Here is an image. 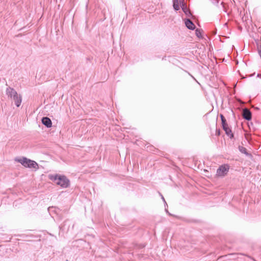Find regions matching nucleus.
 Returning <instances> with one entry per match:
<instances>
[{"label":"nucleus","mask_w":261,"mask_h":261,"mask_svg":"<svg viewBox=\"0 0 261 261\" xmlns=\"http://www.w3.org/2000/svg\"><path fill=\"white\" fill-rule=\"evenodd\" d=\"M49 179L63 188H67L70 186V180L64 175L57 174L50 175H49Z\"/></svg>","instance_id":"f257e3e1"},{"label":"nucleus","mask_w":261,"mask_h":261,"mask_svg":"<svg viewBox=\"0 0 261 261\" xmlns=\"http://www.w3.org/2000/svg\"><path fill=\"white\" fill-rule=\"evenodd\" d=\"M6 93L8 97L13 99L17 107H19L22 102V97L18 95L16 91L13 88L8 87L7 88Z\"/></svg>","instance_id":"f03ea898"},{"label":"nucleus","mask_w":261,"mask_h":261,"mask_svg":"<svg viewBox=\"0 0 261 261\" xmlns=\"http://www.w3.org/2000/svg\"><path fill=\"white\" fill-rule=\"evenodd\" d=\"M16 161L20 163L22 166L25 168H34L35 169H38V164L35 161L28 159L26 157H22L18 159H16Z\"/></svg>","instance_id":"7ed1b4c3"},{"label":"nucleus","mask_w":261,"mask_h":261,"mask_svg":"<svg viewBox=\"0 0 261 261\" xmlns=\"http://www.w3.org/2000/svg\"><path fill=\"white\" fill-rule=\"evenodd\" d=\"M229 169V167L228 165H221L217 170V175L219 176H224L227 174Z\"/></svg>","instance_id":"20e7f679"},{"label":"nucleus","mask_w":261,"mask_h":261,"mask_svg":"<svg viewBox=\"0 0 261 261\" xmlns=\"http://www.w3.org/2000/svg\"><path fill=\"white\" fill-rule=\"evenodd\" d=\"M243 117L244 119L250 121L252 119V113L251 111L247 108H245L243 111Z\"/></svg>","instance_id":"39448f33"},{"label":"nucleus","mask_w":261,"mask_h":261,"mask_svg":"<svg viewBox=\"0 0 261 261\" xmlns=\"http://www.w3.org/2000/svg\"><path fill=\"white\" fill-rule=\"evenodd\" d=\"M223 129L225 131V134L230 138L232 139L234 135L232 133L231 128L228 126V124L222 126Z\"/></svg>","instance_id":"423d86ee"},{"label":"nucleus","mask_w":261,"mask_h":261,"mask_svg":"<svg viewBox=\"0 0 261 261\" xmlns=\"http://www.w3.org/2000/svg\"><path fill=\"white\" fill-rule=\"evenodd\" d=\"M42 123L47 128H50L52 126V122L51 119L47 117H43L41 119Z\"/></svg>","instance_id":"0eeeda50"},{"label":"nucleus","mask_w":261,"mask_h":261,"mask_svg":"<svg viewBox=\"0 0 261 261\" xmlns=\"http://www.w3.org/2000/svg\"><path fill=\"white\" fill-rule=\"evenodd\" d=\"M185 23L186 27L190 30H194L196 28L195 25L190 19L186 18Z\"/></svg>","instance_id":"6e6552de"},{"label":"nucleus","mask_w":261,"mask_h":261,"mask_svg":"<svg viewBox=\"0 0 261 261\" xmlns=\"http://www.w3.org/2000/svg\"><path fill=\"white\" fill-rule=\"evenodd\" d=\"M239 150L243 154H245L247 156H251V154L247 152V150L245 147L243 146H239Z\"/></svg>","instance_id":"1a4fd4ad"},{"label":"nucleus","mask_w":261,"mask_h":261,"mask_svg":"<svg viewBox=\"0 0 261 261\" xmlns=\"http://www.w3.org/2000/svg\"><path fill=\"white\" fill-rule=\"evenodd\" d=\"M173 7L175 11H178L179 10L178 0H173Z\"/></svg>","instance_id":"9d476101"},{"label":"nucleus","mask_w":261,"mask_h":261,"mask_svg":"<svg viewBox=\"0 0 261 261\" xmlns=\"http://www.w3.org/2000/svg\"><path fill=\"white\" fill-rule=\"evenodd\" d=\"M70 222V221L69 220H66V221H65L63 223V224H61V225H60L59 226V228L60 229V230H62L63 231L65 230L66 228L65 227V226L66 225V224H67L69 222Z\"/></svg>","instance_id":"9b49d317"},{"label":"nucleus","mask_w":261,"mask_h":261,"mask_svg":"<svg viewBox=\"0 0 261 261\" xmlns=\"http://www.w3.org/2000/svg\"><path fill=\"white\" fill-rule=\"evenodd\" d=\"M202 31L200 29H196L195 34H196V36L200 38H202Z\"/></svg>","instance_id":"f8f14e48"},{"label":"nucleus","mask_w":261,"mask_h":261,"mask_svg":"<svg viewBox=\"0 0 261 261\" xmlns=\"http://www.w3.org/2000/svg\"><path fill=\"white\" fill-rule=\"evenodd\" d=\"M220 118L221 120L222 126L223 125L227 124V123L225 117L223 116V115L221 114L220 115Z\"/></svg>","instance_id":"ddd939ff"},{"label":"nucleus","mask_w":261,"mask_h":261,"mask_svg":"<svg viewBox=\"0 0 261 261\" xmlns=\"http://www.w3.org/2000/svg\"><path fill=\"white\" fill-rule=\"evenodd\" d=\"M182 10L184 11V12L185 13L186 15H189V14L191 15V12L190 11L184 6V4H182V7H181Z\"/></svg>","instance_id":"4468645a"},{"label":"nucleus","mask_w":261,"mask_h":261,"mask_svg":"<svg viewBox=\"0 0 261 261\" xmlns=\"http://www.w3.org/2000/svg\"><path fill=\"white\" fill-rule=\"evenodd\" d=\"M230 254H228V255H224V256H220L218 259H217V261H223V259H228V257L229 255H230Z\"/></svg>","instance_id":"2eb2a0df"},{"label":"nucleus","mask_w":261,"mask_h":261,"mask_svg":"<svg viewBox=\"0 0 261 261\" xmlns=\"http://www.w3.org/2000/svg\"><path fill=\"white\" fill-rule=\"evenodd\" d=\"M135 247L137 248H139V249H142L144 247H145V245H143V244H139V245L136 244L135 245Z\"/></svg>","instance_id":"dca6fc26"},{"label":"nucleus","mask_w":261,"mask_h":261,"mask_svg":"<svg viewBox=\"0 0 261 261\" xmlns=\"http://www.w3.org/2000/svg\"><path fill=\"white\" fill-rule=\"evenodd\" d=\"M212 4L215 5H217L219 3V0H210Z\"/></svg>","instance_id":"f3484780"},{"label":"nucleus","mask_w":261,"mask_h":261,"mask_svg":"<svg viewBox=\"0 0 261 261\" xmlns=\"http://www.w3.org/2000/svg\"><path fill=\"white\" fill-rule=\"evenodd\" d=\"M161 196H162V200H163V201H164V203H165V206H167V203H166V201H165V198H164V197L163 196V195H161Z\"/></svg>","instance_id":"a211bd4d"},{"label":"nucleus","mask_w":261,"mask_h":261,"mask_svg":"<svg viewBox=\"0 0 261 261\" xmlns=\"http://www.w3.org/2000/svg\"><path fill=\"white\" fill-rule=\"evenodd\" d=\"M165 211L169 216H172V214L169 212L168 210L165 207Z\"/></svg>","instance_id":"6ab92c4d"},{"label":"nucleus","mask_w":261,"mask_h":261,"mask_svg":"<svg viewBox=\"0 0 261 261\" xmlns=\"http://www.w3.org/2000/svg\"><path fill=\"white\" fill-rule=\"evenodd\" d=\"M216 135H217L218 136L220 135V129H218L216 131Z\"/></svg>","instance_id":"aec40b11"},{"label":"nucleus","mask_w":261,"mask_h":261,"mask_svg":"<svg viewBox=\"0 0 261 261\" xmlns=\"http://www.w3.org/2000/svg\"><path fill=\"white\" fill-rule=\"evenodd\" d=\"M188 74L196 82L198 83V82H197V81L195 79V77L192 76L190 73H188Z\"/></svg>","instance_id":"412c9836"},{"label":"nucleus","mask_w":261,"mask_h":261,"mask_svg":"<svg viewBox=\"0 0 261 261\" xmlns=\"http://www.w3.org/2000/svg\"><path fill=\"white\" fill-rule=\"evenodd\" d=\"M257 77H259V78H260V79H261V74H257Z\"/></svg>","instance_id":"4be33fe9"}]
</instances>
